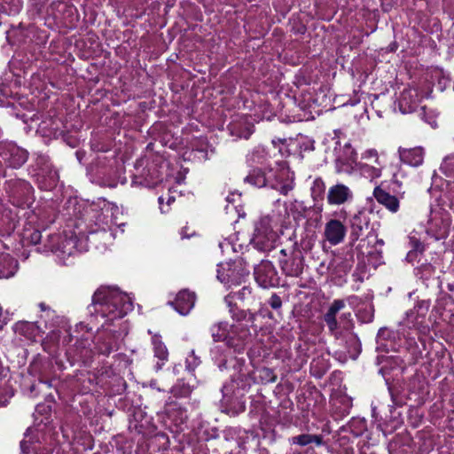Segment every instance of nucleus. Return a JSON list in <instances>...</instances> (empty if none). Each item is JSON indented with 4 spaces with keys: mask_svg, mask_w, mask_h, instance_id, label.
<instances>
[{
    "mask_svg": "<svg viewBox=\"0 0 454 454\" xmlns=\"http://www.w3.org/2000/svg\"><path fill=\"white\" fill-rule=\"evenodd\" d=\"M77 238L72 236L70 238L54 235L51 237L49 247L51 250L59 257L63 263L69 262V258L79 254L77 250Z\"/></svg>",
    "mask_w": 454,
    "mask_h": 454,
    "instance_id": "obj_1",
    "label": "nucleus"
},
{
    "mask_svg": "<svg viewBox=\"0 0 454 454\" xmlns=\"http://www.w3.org/2000/svg\"><path fill=\"white\" fill-rule=\"evenodd\" d=\"M345 235L346 228L339 220L332 219L325 224V237L332 245L340 243Z\"/></svg>",
    "mask_w": 454,
    "mask_h": 454,
    "instance_id": "obj_2",
    "label": "nucleus"
},
{
    "mask_svg": "<svg viewBox=\"0 0 454 454\" xmlns=\"http://www.w3.org/2000/svg\"><path fill=\"white\" fill-rule=\"evenodd\" d=\"M194 301V294L187 290H183L177 294L176 300L170 301L169 304L174 306L180 314L185 315L193 307Z\"/></svg>",
    "mask_w": 454,
    "mask_h": 454,
    "instance_id": "obj_3",
    "label": "nucleus"
},
{
    "mask_svg": "<svg viewBox=\"0 0 454 454\" xmlns=\"http://www.w3.org/2000/svg\"><path fill=\"white\" fill-rule=\"evenodd\" d=\"M351 197L349 189L344 184H336L329 189L327 200L330 204L340 205Z\"/></svg>",
    "mask_w": 454,
    "mask_h": 454,
    "instance_id": "obj_4",
    "label": "nucleus"
},
{
    "mask_svg": "<svg viewBox=\"0 0 454 454\" xmlns=\"http://www.w3.org/2000/svg\"><path fill=\"white\" fill-rule=\"evenodd\" d=\"M373 196L379 203L385 206L390 211H397L399 201L395 196L389 194L379 186L374 189Z\"/></svg>",
    "mask_w": 454,
    "mask_h": 454,
    "instance_id": "obj_5",
    "label": "nucleus"
},
{
    "mask_svg": "<svg viewBox=\"0 0 454 454\" xmlns=\"http://www.w3.org/2000/svg\"><path fill=\"white\" fill-rule=\"evenodd\" d=\"M344 306L345 303L342 300H335L324 316L325 322L332 333L338 328L336 315Z\"/></svg>",
    "mask_w": 454,
    "mask_h": 454,
    "instance_id": "obj_6",
    "label": "nucleus"
},
{
    "mask_svg": "<svg viewBox=\"0 0 454 454\" xmlns=\"http://www.w3.org/2000/svg\"><path fill=\"white\" fill-rule=\"evenodd\" d=\"M400 158L403 162L412 166H419L423 160V152L419 147L413 149H402L399 151Z\"/></svg>",
    "mask_w": 454,
    "mask_h": 454,
    "instance_id": "obj_7",
    "label": "nucleus"
},
{
    "mask_svg": "<svg viewBox=\"0 0 454 454\" xmlns=\"http://www.w3.org/2000/svg\"><path fill=\"white\" fill-rule=\"evenodd\" d=\"M18 268L17 262L9 255L4 256L0 260V278H9L12 277Z\"/></svg>",
    "mask_w": 454,
    "mask_h": 454,
    "instance_id": "obj_8",
    "label": "nucleus"
},
{
    "mask_svg": "<svg viewBox=\"0 0 454 454\" xmlns=\"http://www.w3.org/2000/svg\"><path fill=\"white\" fill-rule=\"evenodd\" d=\"M369 226V219L363 211H359L351 219L352 234L357 239L361 232Z\"/></svg>",
    "mask_w": 454,
    "mask_h": 454,
    "instance_id": "obj_9",
    "label": "nucleus"
},
{
    "mask_svg": "<svg viewBox=\"0 0 454 454\" xmlns=\"http://www.w3.org/2000/svg\"><path fill=\"white\" fill-rule=\"evenodd\" d=\"M32 431L29 430L21 442V450L24 454H48L47 453H39L40 447L39 445L34 442L32 437Z\"/></svg>",
    "mask_w": 454,
    "mask_h": 454,
    "instance_id": "obj_10",
    "label": "nucleus"
},
{
    "mask_svg": "<svg viewBox=\"0 0 454 454\" xmlns=\"http://www.w3.org/2000/svg\"><path fill=\"white\" fill-rule=\"evenodd\" d=\"M247 180L257 187H264L267 179L262 170H254V172L247 177Z\"/></svg>",
    "mask_w": 454,
    "mask_h": 454,
    "instance_id": "obj_11",
    "label": "nucleus"
},
{
    "mask_svg": "<svg viewBox=\"0 0 454 454\" xmlns=\"http://www.w3.org/2000/svg\"><path fill=\"white\" fill-rule=\"evenodd\" d=\"M27 159V153L23 150L16 149V154L12 156V165L14 168L22 165Z\"/></svg>",
    "mask_w": 454,
    "mask_h": 454,
    "instance_id": "obj_12",
    "label": "nucleus"
},
{
    "mask_svg": "<svg viewBox=\"0 0 454 454\" xmlns=\"http://www.w3.org/2000/svg\"><path fill=\"white\" fill-rule=\"evenodd\" d=\"M153 344L155 356L161 360H165L168 356V350L165 345L156 339H154Z\"/></svg>",
    "mask_w": 454,
    "mask_h": 454,
    "instance_id": "obj_13",
    "label": "nucleus"
},
{
    "mask_svg": "<svg viewBox=\"0 0 454 454\" xmlns=\"http://www.w3.org/2000/svg\"><path fill=\"white\" fill-rule=\"evenodd\" d=\"M105 302H108L107 292L106 290H98L92 297L93 305L103 304Z\"/></svg>",
    "mask_w": 454,
    "mask_h": 454,
    "instance_id": "obj_14",
    "label": "nucleus"
},
{
    "mask_svg": "<svg viewBox=\"0 0 454 454\" xmlns=\"http://www.w3.org/2000/svg\"><path fill=\"white\" fill-rule=\"evenodd\" d=\"M293 443L299 444L301 446H305L309 443H311V434H301L293 438Z\"/></svg>",
    "mask_w": 454,
    "mask_h": 454,
    "instance_id": "obj_15",
    "label": "nucleus"
},
{
    "mask_svg": "<svg viewBox=\"0 0 454 454\" xmlns=\"http://www.w3.org/2000/svg\"><path fill=\"white\" fill-rule=\"evenodd\" d=\"M270 305L273 309H278L281 306V300L278 296L273 295L271 298Z\"/></svg>",
    "mask_w": 454,
    "mask_h": 454,
    "instance_id": "obj_16",
    "label": "nucleus"
},
{
    "mask_svg": "<svg viewBox=\"0 0 454 454\" xmlns=\"http://www.w3.org/2000/svg\"><path fill=\"white\" fill-rule=\"evenodd\" d=\"M311 442H315L317 445H321L323 443V438L321 435L311 434Z\"/></svg>",
    "mask_w": 454,
    "mask_h": 454,
    "instance_id": "obj_17",
    "label": "nucleus"
},
{
    "mask_svg": "<svg viewBox=\"0 0 454 454\" xmlns=\"http://www.w3.org/2000/svg\"><path fill=\"white\" fill-rule=\"evenodd\" d=\"M301 273V268H296L294 271L288 272L287 275L298 276Z\"/></svg>",
    "mask_w": 454,
    "mask_h": 454,
    "instance_id": "obj_18",
    "label": "nucleus"
},
{
    "mask_svg": "<svg viewBox=\"0 0 454 454\" xmlns=\"http://www.w3.org/2000/svg\"><path fill=\"white\" fill-rule=\"evenodd\" d=\"M5 325V319L2 316V309L0 308V329Z\"/></svg>",
    "mask_w": 454,
    "mask_h": 454,
    "instance_id": "obj_19",
    "label": "nucleus"
},
{
    "mask_svg": "<svg viewBox=\"0 0 454 454\" xmlns=\"http://www.w3.org/2000/svg\"><path fill=\"white\" fill-rule=\"evenodd\" d=\"M368 153L371 155V156H376V152L375 151H369Z\"/></svg>",
    "mask_w": 454,
    "mask_h": 454,
    "instance_id": "obj_20",
    "label": "nucleus"
},
{
    "mask_svg": "<svg viewBox=\"0 0 454 454\" xmlns=\"http://www.w3.org/2000/svg\"><path fill=\"white\" fill-rule=\"evenodd\" d=\"M53 186V184L44 185L45 189H51Z\"/></svg>",
    "mask_w": 454,
    "mask_h": 454,
    "instance_id": "obj_21",
    "label": "nucleus"
},
{
    "mask_svg": "<svg viewBox=\"0 0 454 454\" xmlns=\"http://www.w3.org/2000/svg\"><path fill=\"white\" fill-rule=\"evenodd\" d=\"M43 406H38V407H37V411H38V412H40V411H42V409H43Z\"/></svg>",
    "mask_w": 454,
    "mask_h": 454,
    "instance_id": "obj_22",
    "label": "nucleus"
},
{
    "mask_svg": "<svg viewBox=\"0 0 454 454\" xmlns=\"http://www.w3.org/2000/svg\"><path fill=\"white\" fill-rule=\"evenodd\" d=\"M76 155H77L78 160L81 161L80 153L77 152Z\"/></svg>",
    "mask_w": 454,
    "mask_h": 454,
    "instance_id": "obj_23",
    "label": "nucleus"
},
{
    "mask_svg": "<svg viewBox=\"0 0 454 454\" xmlns=\"http://www.w3.org/2000/svg\"><path fill=\"white\" fill-rule=\"evenodd\" d=\"M34 235L35 236V239H38L39 238V233L35 232Z\"/></svg>",
    "mask_w": 454,
    "mask_h": 454,
    "instance_id": "obj_24",
    "label": "nucleus"
},
{
    "mask_svg": "<svg viewBox=\"0 0 454 454\" xmlns=\"http://www.w3.org/2000/svg\"><path fill=\"white\" fill-rule=\"evenodd\" d=\"M405 99V93L403 94L402 100Z\"/></svg>",
    "mask_w": 454,
    "mask_h": 454,
    "instance_id": "obj_25",
    "label": "nucleus"
},
{
    "mask_svg": "<svg viewBox=\"0 0 454 454\" xmlns=\"http://www.w3.org/2000/svg\"><path fill=\"white\" fill-rule=\"evenodd\" d=\"M159 201H160V203H161V202H163L162 198H160V199H159Z\"/></svg>",
    "mask_w": 454,
    "mask_h": 454,
    "instance_id": "obj_26",
    "label": "nucleus"
}]
</instances>
